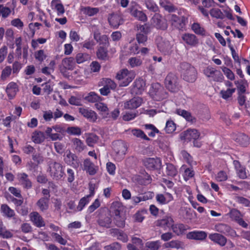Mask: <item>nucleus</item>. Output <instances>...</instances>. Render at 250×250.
I'll use <instances>...</instances> for the list:
<instances>
[{
	"label": "nucleus",
	"instance_id": "nucleus-1",
	"mask_svg": "<svg viewBox=\"0 0 250 250\" xmlns=\"http://www.w3.org/2000/svg\"><path fill=\"white\" fill-rule=\"evenodd\" d=\"M64 167L60 163L54 160L49 161L47 163V172L54 180L58 181L64 177Z\"/></svg>",
	"mask_w": 250,
	"mask_h": 250
},
{
	"label": "nucleus",
	"instance_id": "nucleus-2",
	"mask_svg": "<svg viewBox=\"0 0 250 250\" xmlns=\"http://www.w3.org/2000/svg\"><path fill=\"white\" fill-rule=\"evenodd\" d=\"M179 70L183 74V79L189 83L195 81L197 72L196 69L189 63L183 62L180 63Z\"/></svg>",
	"mask_w": 250,
	"mask_h": 250
},
{
	"label": "nucleus",
	"instance_id": "nucleus-3",
	"mask_svg": "<svg viewBox=\"0 0 250 250\" xmlns=\"http://www.w3.org/2000/svg\"><path fill=\"white\" fill-rule=\"evenodd\" d=\"M166 88L171 92H176L179 89L178 78L173 73L170 72L165 79Z\"/></svg>",
	"mask_w": 250,
	"mask_h": 250
},
{
	"label": "nucleus",
	"instance_id": "nucleus-4",
	"mask_svg": "<svg viewBox=\"0 0 250 250\" xmlns=\"http://www.w3.org/2000/svg\"><path fill=\"white\" fill-rule=\"evenodd\" d=\"M135 72L124 69L117 73L116 78L121 81L120 85L121 86H126L134 79Z\"/></svg>",
	"mask_w": 250,
	"mask_h": 250
},
{
	"label": "nucleus",
	"instance_id": "nucleus-5",
	"mask_svg": "<svg viewBox=\"0 0 250 250\" xmlns=\"http://www.w3.org/2000/svg\"><path fill=\"white\" fill-rule=\"evenodd\" d=\"M113 149L116 154V159L121 161L127 151V146L124 142L118 140L112 143Z\"/></svg>",
	"mask_w": 250,
	"mask_h": 250
},
{
	"label": "nucleus",
	"instance_id": "nucleus-6",
	"mask_svg": "<svg viewBox=\"0 0 250 250\" xmlns=\"http://www.w3.org/2000/svg\"><path fill=\"white\" fill-rule=\"evenodd\" d=\"M204 74L211 80L216 82H222L224 80L223 74L213 67H208L204 69Z\"/></svg>",
	"mask_w": 250,
	"mask_h": 250
},
{
	"label": "nucleus",
	"instance_id": "nucleus-7",
	"mask_svg": "<svg viewBox=\"0 0 250 250\" xmlns=\"http://www.w3.org/2000/svg\"><path fill=\"white\" fill-rule=\"evenodd\" d=\"M157 44L158 50L164 54L169 55L171 53L173 45L168 41L162 37H158Z\"/></svg>",
	"mask_w": 250,
	"mask_h": 250
},
{
	"label": "nucleus",
	"instance_id": "nucleus-8",
	"mask_svg": "<svg viewBox=\"0 0 250 250\" xmlns=\"http://www.w3.org/2000/svg\"><path fill=\"white\" fill-rule=\"evenodd\" d=\"M143 163L147 169L151 170L160 168L161 166V161L157 158H146L143 160Z\"/></svg>",
	"mask_w": 250,
	"mask_h": 250
},
{
	"label": "nucleus",
	"instance_id": "nucleus-9",
	"mask_svg": "<svg viewBox=\"0 0 250 250\" xmlns=\"http://www.w3.org/2000/svg\"><path fill=\"white\" fill-rule=\"evenodd\" d=\"M169 20L173 26L178 29L183 28L188 22V19L185 17H179L175 14L169 15Z\"/></svg>",
	"mask_w": 250,
	"mask_h": 250
},
{
	"label": "nucleus",
	"instance_id": "nucleus-10",
	"mask_svg": "<svg viewBox=\"0 0 250 250\" xmlns=\"http://www.w3.org/2000/svg\"><path fill=\"white\" fill-rule=\"evenodd\" d=\"M215 229L216 231L228 236L233 237L237 236L236 231L227 224H218L215 226Z\"/></svg>",
	"mask_w": 250,
	"mask_h": 250
},
{
	"label": "nucleus",
	"instance_id": "nucleus-11",
	"mask_svg": "<svg viewBox=\"0 0 250 250\" xmlns=\"http://www.w3.org/2000/svg\"><path fill=\"white\" fill-rule=\"evenodd\" d=\"M151 23L157 29L166 30L167 28V24L165 19L159 14H155L151 20Z\"/></svg>",
	"mask_w": 250,
	"mask_h": 250
},
{
	"label": "nucleus",
	"instance_id": "nucleus-12",
	"mask_svg": "<svg viewBox=\"0 0 250 250\" xmlns=\"http://www.w3.org/2000/svg\"><path fill=\"white\" fill-rule=\"evenodd\" d=\"M114 222L118 227L123 228L125 226V216L120 208L114 210Z\"/></svg>",
	"mask_w": 250,
	"mask_h": 250
},
{
	"label": "nucleus",
	"instance_id": "nucleus-13",
	"mask_svg": "<svg viewBox=\"0 0 250 250\" xmlns=\"http://www.w3.org/2000/svg\"><path fill=\"white\" fill-rule=\"evenodd\" d=\"M30 221L37 227L41 228L45 226V222L42 216L37 211H33L29 214Z\"/></svg>",
	"mask_w": 250,
	"mask_h": 250
},
{
	"label": "nucleus",
	"instance_id": "nucleus-14",
	"mask_svg": "<svg viewBox=\"0 0 250 250\" xmlns=\"http://www.w3.org/2000/svg\"><path fill=\"white\" fill-rule=\"evenodd\" d=\"M79 113L91 122H95L97 119V115L95 112L87 108H79Z\"/></svg>",
	"mask_w": 250,
	"mask_h": 250
},
{
	"label": "nucleus",
	"instance_id": "nucleus-15",
	"mask_svg": "<svg viewBox=\"0 0 250 250\" xmlns=\"http://www.w3.org/2000/svg\"><path fill=\"white\" fill-rule=\"evenodd\" d=\"M64 161L66 164L74 168H77L79 166L80 162L78 157L70 151L66 152V155L64 156Z\"/></svg>",
	"mask_w": 250,
	"mask_h": 250
},
{
	"label": "nucleus",
	"instance_id": "nucleus-16",
	"mask_svg": "<svg viewBox=\"0 0 250 250\" xmlns=\"http://www.w3.org/2000/svg\"><path fill=\"white\" fill-rule=\"evenodd\" d=\"M142 103V100L140 97H134L124 103V108L125 109H135L140 106Z\"/></svg>",
	"mask_w": 250,
	"mask_h": 250
},
{
	"label": "nucleus",
	"instance_id": "nucleus-17",
	"mask_svg": "<svg viewBox=\"0 0 250 250\" xmlns=\"http://www.w3.org/2000/svg\"><path fill=\"white\" fill-rule=\"evenodd\" d=\"M98 225L104 228H110L111 226L112 219L109 212L101 215L97 220Z\"/></svg>",
	"mask_w": 250,
	"mask_h": 250
},
{
	"label": "nucleus",
	"instance_id": "nucleus-18",
	"mask_svg": "<svg viewBox=\"0 0 250 250\" xmlns=\"http://www.w3.org/2000/svg\"><path fill=\"white\" fill-rule=\"evenodd\" d=\"M200 133L195 129H189L185 131L182 138L186 141L196 140L199 138Z\"/></svg>",
	"mask_w": 250,
	"mask_h": 250
},
{
	"label": "nucleus",
	"instance_id": "nucleus-19",
	"mask_svg": "<svg viewBox=\"0 0 250 250\" xmlns=\"http://www.w3.org/2000/svg\"><path fill=\"white\" fill-rule=\"evenodd\" d=\"M182 39L186 44L191 46H196L199 43L196 36L192 34L185 33L182 35Z\"/></svg>",
	"mask_w": 250,
	"mask_h": 250
},
{
	"label": "nucleus",
	"instance_id": "nucleus-20",
	"mask_svg": "<svg viewBox=\"0 0 250 250\" xmlns=\"http://www.w3.org/2000/svg\"><path fill=\"white\" fill-rule=\"evenodd\" d=\"M208 237L212 241L222 247L224 246L227 243V238L220 233H211L209 235Z\"/></svg>",
	"mask_w": 250,
	"mask_h": 250
},
{
	"label": "nucleus",
	"instance_id": "nucleus-21",
	"mask_svg": "<svg viewBox=\"0 0 250 250\" xmlns=\"http://www.w3.org/2000/svg\"><path fill=\"white\" fill-rule=\"evenodd\" d=\"M83 169L90 175H95L97 171L98 167L88 158L84 160L83 162Z\"/></svg>",
	"mask_w": 250,
	"mask_h": 250
},
{
	"label": "nucleus",
	"instance_id": "nucleus-22",
	"mask_svg": "<svg viewBox=\"0 0 250 250\" xmlns=\"http://www.w3.org/2000/svg\"><path fill=\"white\" fill-rule=\"evenodd\" d=\"M173 223V220L171 216H166L163 219L158 220L156 222V226L166 230L167 228H171Z\"/></svg>",
	"mask_w": 250,
	"mask_h": 250
},
{
	"label": "nucleus",
	"instance_id": "nucleus-23",
	"mask_svg": "<svg viewBox=\"0 0 250 250\" xmlns=\"http://www.w3.org/2000/svg\"><path fill=\"white\" fill-rule=\"evenodd\" d=\"M233 139L236 143L243 146H247L250 144V138L244 133H237L234 136Z\"/></svg>",
	"mask_w": 250,
	"mask_h": 250
},
{
	"label": "nucleus",
	"instance_id": "nucleus-24",
	"mask_svg": "<svg viewBox=\"0 0 250 250\" xmlns=\"http://www.w3.org/2000/svg\"><path fill=\"white\" fill-rule=\"evenodd\" d=\"M0 210L3 214V216L7 218H13V219L15 222L19 220L18 218L14 217L15 213L14 210L12 209L7 205L2 204L0 207Z\"/></svg>",
	"mask_w": 250,
	"mask_h": 250
},
{
	"label": "nucleus",
	"instance_id": "nucleus-25",
	"mask_svg": "<svg viewBox=\"0 0 250 250\" xmlns=\"http://www.w3.org/2000/svg\"><path fill=\"white\" fill-rule=\"evenodd\" d=\"M207 237V233L204 231H193L189 232L187 234V238L188 239L202 241Z\"/></svg>",
	"mask_w": 250,
	"mask_h": 250
},
{
	"label": "nucleus",
	"instance_id": "nucleus-26",
	"mask_svg": "<svg viewBox=\"0 0 250 250\" xmlns=\"http://www.w3.org/2000/svg\"><path fill=\"white\" fill-rule=\"evenodd\" d=\"M110 25L114 28H117L123 22L121 17L118 15L112 14L109 15L108 18Z\"/></svg>",
	"mask_w": 250,
	"mask_h": 250
},
{
	"label": "nucleus",
	"instance_id": "nucleus-27",
	"mask_svg": "<svg viewBox=\"0 0 250 250\" xmlns=\"http://www.w3.org/2000/svg\"><path fill=\"white\" fill-rule=\"evenodd\" d=\"M145 82L141 79H137L134 82L133 87L132 91L136 94H141L142 92L145 90Z\"/></svg>",
	"mask_w": 250,
	"mask_h": 250
},
{
	"label": "nucleus",
	"instance_id": "nucleus-28",
	"mask_svg": "<svg viewBox=\"0 0 250 250\" xmlns=\"http://www.w3.org/2000/svg\"><path fill=\"white\" fill-rule=\"evenodd\" d=\"M176 113L183 118H184L187 121L191 123V124H194L196 122V118L193 116L191 113L189 112L181 109H177L176 110Z\"/></svg>",
	"mask_w": 250,
	"mask_h": 250
},
{
	"label": "nucleus",
	"instance_id": "nucleus-29",
	"mask_svg": "<svg viewBox=\"0 0 250 250\" xmlns=\"http://www.w3.org/2000/svg\"><path fill=\"white\" fill-rule=\"evenodd\" d=\"M17 177L19 181L23 188H30L32 187V183L28 178V175L25 173H18Z\"/></svg>",
	"mask_w": 250,
	"mask_h": 250
},
{
	"label": "nucleus",
	"instance_id": "nucleus-30",
	"mask_svg": "<svg viewBox=\"0 0 250 250\" xmlns=\"http://www.w3.org/2000/svg\"><path fill=\"white\" fill-rule=\"evenodd\" d=\"M96 109L104 118H110V114L107 106L103 103H98L95 104Z\"/></svg>",
	"mask_w": 250,
	"mask_h": 250
},
{
	"label": "nucleus",
	"instance_id": "nucleus-31",
	"mask_svg": "<svg viewBox=\"0 0 250 250\" xmlns=\"http://www.w3.org/2000/svg\"><path fill=\"white\" fill-rule=\"evenodd\" d=\"M233 164L239 177L243 179L246 178L247 177V173L245 167L242 166L239 162L237 161H234Z\"/></svg>",
	"mask_w": 250,
	"mask_h": 250
},
{
	"label": "nucleus",
	"instance_id": "nucleus-32",
	"mask_svg": "<svg viewBox=\"0 0 250 250\" xmlns=\"http://www.w3.org/2000/svg\"><path fill=\"white\" fill-rule=\"evenodd\" d=\"M111 233L113 236L116 237L119 240L123 242H126L128 240L127 234L124 233L122 230L114 229L111 230Z\"/></svg>",
	"mask_w": 250,
	"mask_h": 250
},
{
	"label": "nucleus",
	"instance_id": "nucleus-33",
	"mask_svg": "<svg viewBox=\"0 0 250 250\" xmlns=\"http://www.w3.org/2000/svg\"><path fill=\"white\" fill-rule=\"evenodd\" d=\"M94 39L100 43L107 46L109 44L108 38L105 35H101L98 31H95L94 33Z\"/></svg>",
	"mask_w": 250,
	"mask_h": 250
},
{
	"label": "nucleus",
	"instance_id": "nucleus-34",
	"mask_svg": "<svg viewBox=\"0 0 250 250\" xmlns=\"http://www.w3.org/2000/svg\"><path fill=\"white\" fill-rule=\"evenodd\" d=\"M18 91V85L14 82L10 83L7 86L6 92L9 97L13 98Z\"/></svg>",
	"mask_w": 250,
	"mask_h": 250
},
{
	"label": "nucleus",
	"instance_id": "nucleus-35",
	"mask_svg": "<svg viewBox=\"0 0 250 250\" xmlns=\"http://www.w3.org/2000/svg\"><path fill=\"white\" fill-rule=\"evenodd\" d=\"M13 233L7 229L1 220H0V237L3 239H9L13 237Z\"/></svg>",
	"mask_w": 250,
	"mask_h": 250
},
{
	"label": "nucleus",
	"instance_id": "nucleus-36",
	"mask_svg": "<svg viewBox=\"0 0 250 250\" xmlns=\"http://www.w3.org/2000/svg\"><path fill=\"white\" fill-rule=\"evenodd\" d=\"M188 226L183 224H176L172 225L171 229L175 234L180 235L185 233L188 229Z\"/></svg>",
	"mask_w": 250,
	"mask_h": 250
},
{
	"label": "nucleus",
	"instance_id": "nucleus-37",
	"mask_svg": "<svg viewBox=\"0 0 250 250\" xmlns=\"http://www.w3.org/2000/svg\"><path fill=\"white\" fill-rule=\"evenodd\" d=\"M49 200L46 198H41L37 201L36 205L41 211L44 212L49 208Z\"/></svg>",
	"mask_w": 250,
	"mask_h": 250
},
{
	"label": "nucleus",
	"instance_id": "nucleus-38",
	"mask_svg": "<svg viewBox=\"0 0 250 250\" xmlns=\"http://www.w3.org/2000/svg\"><path fill=\"white\" fill-rule=\"evenodd\" d=\"M62 65L66 69L72 70L75 65V61L73 58L69 57L62 60Z\"/></svg>",
	"mask_w": 250,
	"mask_h": 250
},
{
	"label": "nucleus",
	"instance_id": "nucleus-39",
	"mask_svg": "<svg viewBox=\"0 0 250 250\" xmlns=\"http://www.w3.org/2000/svg\"><path fill=\"white\" fill-rule=\"evenodd\" d=\"M159 4L165 10L169 12H174L176 9L173 4L168 0H160Z\"/></svg>",
	"mask_w": 250,
	"mask_h": 250
},
{
	"label": "nucleus",
	"instance_id": "nucleus-40",
	"mask_svg": "<svg viewBox=\"0 0 250 250\" xmlns=\"http://www.w3.org/2000/svg\"><path fill=\"white\" fill-rule=\"evenodd\" d=\"M165 248H174L176 249H183V243L178 240H172L169 242L166 243L164 245Z\"/></svg>",
	"mask_w": 250,
	"mask_h": 250
},
{
	"label": "nucleus",
	"instance_id": "nucleus-41",
	"mask_svg": "<svg viewBox=\"0 0 250 250\" xmlns=\"http://www.w3.org/2000/svg\"><path fill=\"white\" fill-rule=\"evenodd\" d=\"M131 14L139 21L145 22L147 20V16L142 11H139L138 10H132L131 11Z\"/></svg>",
	"mask_w": 250,
	"mask_h": 250
},
{
	"label": "nucleus",
	"instance_id": "nucleus-42",
	"mask_svg": "<svg viewBox=\"0 0 250 250\" xmlns=\"http://www.w3.org/2000/svg\"><path fill=\"white\" fill-rule=\"evenodd\" d=\"M134 181L138 185H146L150 183L151 178L149 175H147L145 178L137 176L134 178Z\"/></svg>",
	"mask_w": 250,
	"mask_h": 250
},
{
	"label": "nucleus",
	"instance_id": "nucleus-43",
	"mask_svg": "<svg viewBox=\"0 0 250 250\" xmlns=\"http://www.w3.org/2000/svg\"><path fill=\"white\" fill-rule=\"evenodd\" d=\"M166 166V173L167 175L173 177L177 175V169L173 164L167 163Z\"/></svg>",
	"mask_w": 250,
	"mask_h": 250
},
{
	"label": "nucleus",
	"instance_id": "nucleus-44",
	"mask_svg": "<svg viewBox=\"0 0 250 250\" xmlns=\"http://www.w3.org/2000/svg\"><path fill=\"white\" fill-rule=\"evenodd\" d=\"M90 198L88 196H84L82 198L78 203V206L76 207V210L78 212L81 211L86 205H87L90 202Z\"/></svg>",
	"mask_w": 250,
	"mask_h": 250
},
{
	"label": "nucleus",
	"instance_id": "nucleus-45",
	"mask_svg": "<svg viewBox=\"0 0 250 250\" xmlns=\"http://www.w3.org/2000/svg\"><path fill=\"white\" fill-rule=\"evenodd\" d=\"M51 6L57 11L58 15H60L64 13V9L63 5L59 2L57 0H53L51 2Z\"/></svg>",
	"mask_w": 250,
	"mask_h": 250
},
{
	"label": "nucleus",
	"instance_id": "nucleus-46",
	"mask_svg": "<svg viewBox=\"0 0 250 250\" xmlns=\"http://www.w3.org/2000/svg\"><path fill=\"white\" fill-rule=\"evenodd\" d=\"M128 63L131 68L139 67L142 65V60L139 57H131L128 60Z\"/></svg>",
	"mask_w": 250,
	"mask_h": 250
},
{
	"label": "nucleus",
	"instance_id": "nucleus-47",
	"mask_svg": "<svg viewBox=\"0 0 250 250\" xmlns=\"http://www.w3.org/2000/svg\"><path fill=\"white\" fill-rule=\"evenodd\" d=\"M97 58L101 60H107L108 59L107 51L104 47H100L97 51Z\"/></svg>",
	"mask_w": 250,
	"mask_h": 250
},
{
	"label": "nucleus",
	"instance_id": "nucleus-48",
	"mask_svg": "<svg viewBox=\"0 0 250 250\" xmlns=\"http://www.w3.org/2000/svg\"><path fill=\"white\" fill-rule=\"evenodd\" d=\"M32 139L34 143L40 144L44 140L43 133L41 131H35L33 134Z\"/></svg>",
	"mask_w": 250,
	"mask_h": 250
},
{
	"label": "nucleus",
	"instance_id": "nucleus-49",
	"mask_svg": "<svg viewBox=\"0 0 250 250\" xmlns=\"http://www.w3.org/2000/svg\"><path fill=\"white\" fill-rule=\"evenodd\" d=\"M235 91V88H228L227 90H222L220 92V94L221 97L225 100L229 99L231 97Z\"/></svg>",
	"mask_w": 250,
	"mask_h": 250
},
{
	"label": "nucleus",
	"instance_id": "nucleus-50",
	"mask_svg": "<svg viewBox=\"0 0 250 250\" xmlns=\"http://www.w3.org/2000/svg\"><path fill=\"white\" fill-rule=\"evenodd\" d=\"M72 142L73 143V146L77 151L80 152L84 149L85 146L79 139L74 138L72 140Z\"/></svg>",
	"mask_w": 250,
	"mask_h": 250
},
{
	"label": "nucleus",
	"instance_id": "nucleus-51",
	"mask_svg": "<svg viewBox=\"0 0 250 250\" xmlns=\"http://www.w3.org/2000/svg\"><path fill=\"white\" fill-rule=\"evenodd\" d=\"M90 59V56L87 53H79L76 56V61L78 63H83Z\"/></svg>",
	"mask_w": 250,
	"mask_h": 250
},
{
	"label": "nucleus",
	"instance_id": "nucleus-52",
	"mask_svg": "<svg viewBox=\"0 0 250 250\" xmlns=\"http://www.w3.org/2000/svg\"><path fill=\"white\" fill-rule=\"evenodd\" d=\"M220 68L228 79L230 81L235 80V75L230 69L225 66H222Z\"/></svg>",
	"mask_w": 250,
	"mask_h": 250
},
{
	"label": "nucleus",
	"instance_id": "nucleus-53",
	"mask_svg": "<svg viewBox=\"0 0 250 250\" xmlns=\"http://www.w3.org/2000/svg\"><path fill=\"white\" fill-rule=\"evenodd\" d=\"M146 8L151 11L156 12L158 11L159 8L153 0H145Z\"/></svg>",
	"mask_w": 250,
	"mask_h": 250
},
{
	"label": "nucleus",
	"instance_id": "nucleus-54",
	"mask_svg": "<svg viewBox=\"0 0 250 250\" xmlns=\"http://www.w3.org/2000/svg\"><path fill=\"white\" fill-rule=\"evenodd\" d=\"M209 13L212 17L216 19H223L225 18L224 13L218 8H212Z\"/></svg>",
	"mask_w": 250,
	"mask_h": 250
},
{
	"label": "nucleus",
	"instance_id": "nucleus-55",
	"mask_svg": "<svg viewBox=\"0 0 250 250\" xmlns=\"http://www.w3.org/2000/svg\"><path fill=\"white\" fill-rule=\"evenodd\" d=\"M145 128L148 131L147 134L150 137H154L156 133L159 132V130L153 125L151 124H146L145 125Z\"/></svg>",
	"mask_w": 250,
	"mask_h": 250
},
{
	"label": "nucleus",
	"instance_id": "nucleus-56",
	"mask_svg": "<svg viewBox=\"0 0 250 250\" xmlns=\"http://www.w3.org/2000/svg\"><path fill=\"white\" fill-rule=\"evenodd\" d=\"M132 134L135 137L145 140H149V139L145 134V133L141 130L139 129H132L131 131Z\"/></svg>",
	"mask_w": 250,
	"mask_h": 250
},
{
	"label": "nucleus",
	"instance_id": "nucleus-57",
	"mask_svg": "<svg viewBox=\"0 0 250 250\" xmlns=\"http://www.w3.org/2000/svg\"><path fill=\"white\" fill-rule=\"evenodd\" d=\"M136 39L139 44L145 45L147 40V35L142 32H138L136 35Z\"/></svg>",
	"mask_w": 250,
	"mask_h": 250
},
{
	"label": "nucleus",
	"instance_id": "nucleus-58",
	"mask_svg": "<svg viewBox=\"0 0 250 250\" xmlns=\"http://www.w3.org/2000/svg\"><path fill=\"white\" fill-rule=\"evenodd\" d=\"M99 11L98 8H93L90 7H86L83 9V13L88 16H93L97 14Z\"/></svg>",
	"mask_w": 250,
	"mask_h": 250
},
{
	"label": "nucleus",
	"instance_id": "nucleus-59",
	"mask_svg": "<svg viewBox=\"0 0 250 250\" xmlns=\"http://www.w3.org/2000/svg\"><path fill=\"white\" fill-rule=\"evenodd\" d=\"M229 216L231 218L235 221L236 222L240 218L243 217L242 214L237 209L233 208L230 210L229 212Z\"/></svg>",
	"mask_w": 250,
	"mask_h": 250
},
{
	"label": "nucleus",
	"instance_id": "nucleus-60",
	"mask_svg": "<svg viewBox=\"0 0 250 250\" xmlns=\"http://www.w3.org/2000/svg\"><path fill=\"white\" fill-rule=\"evenodd\" d=\"M12 69L10 66H6L2 71L0 75V79L5 81L11 75Z\"/></svg>",
	"mask_w": 250,
	"mask_h": 250
},
{
	"label": "nucleus",
	"instance_id": "nucleus-61",
	"mask_svg": "<svg viewBox=\"0 0 250 250\" xmlns=\"http://www.w3.org/2000/svg\"><path fill=\"white\" fill-rule=\"evenodd\" d=\"M146 245L151 250H158L161 247V242L159 240L151 241L147 242Z\"/></svg>",
	"mask_w": 250,
	"mask_h": 250
},
{
	"label": "nucleus",
	"instance_id": "nucleus-62",
	"mask_svg": "<svg viewBox=\"0 0 250 250\" xmlns=\"http://www.w3.org/2000/svg\"><path fill=\"white\" fill-rule=\"evenodd\" d=\"M176 129V125L171 120L167 121L166 123V127L165 128V131L167 133H171Z\"/></svg>",
	"mask_w": 250,
	"mask_h": 250
},
{
	"label": "nucleus",
	"instance_id": "nucleus-63",
	"mask_svg": "<svg viewBox=\"0 0 250 250\" xmlns=\"http://www.w3.org/2000/svg\"><path fill=\"white\" fill-rule=\"evenodd\" d=\"M51 236L54 239L55 241L61 245H65L67 243V240L63 238L61 235L57 233H52Z\"/></svg>",
	"mask_w": 250,
	"mask_h": 250
},
{
	"label": "nucleus",
	"instance_id": "nucleus-64",
	"mask_svg": "<svg viewBox=\"0 0 250 250\" xmlns=\"http://www.w3.org/2000/svg\"><path fill=\"white\" fill-rule=\"evenodd\" d=\"M66 132L70 135H80L82 133L81 129L77 126H71L67 128Z\"/></svg>",
	"mask_w": 250,
	"mask_h": 250
}]
</instances>
